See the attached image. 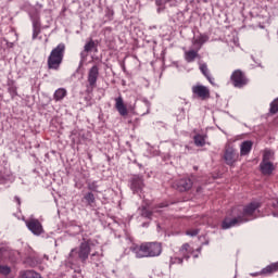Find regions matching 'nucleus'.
Listing matches in <instances>:
<instances>
[{
	"instance_id": "a18cd8bd",
	"label": "nucleus",
	"mask_w": 278,
	"mask_h": 278,
	"mask_svg": "<svg viewBox=\"0 0 278 278\" xmlns=\"http://www.w3.org/2000/svg\"><path fill=\"white\" fill-rule=\"evenodd\" d=\"M198 253H201V248L197 249Z\"/></svg>"
},
{
	"instance_id": "5701e85b",
	"label": "nucleus",
	"mask_w": 278,
	"mask_h": 278,
	"mask_svg": "<svg viewBox=\"0 0 278 278\" xmlns=\"http://www.w3.org/2000/svg\"><path fill=\"white\" fill-rule=\"evenodd\" d=\"M210 40L207 35H200L199 37L193 39V45H198V51Z\"/></svg>"
},
{
	"instance_id": "f3484780",
	"label": "nucleus",
	"mask_w": 278,
	"mask_h": 278,
	"mask_svg": "<svg viewBox=\"0 0 278 278\" xmlns=\"http://www.w3.org/2000/svg\"><path fill=\"white\" fill-rule=\"evenodd\" d=\"M251 149H253V141H243L240 146V155H249L251 153Z\"/></svg>"
},
{
	"instance_id": "9d476101",
	"label": "nucleus",
	"mask_w": 278,
	"mask_h": 278,
	"mask_svg": "<svg viewBox=\"0 0 278 278\" xmlns=\"http://www.w3.org/2000/svg\"><path fill=\"white\" fill-rule=\"evenodd\" d=\"M238 157L239 154L236 152L233 148L226 149L224 153V160L228 166H233V164L238 162Z\"/></svg>"
},
{
	"instance_id": "f257e3e1",
	"label": "nucleus",
	"mask_w": 278,
	"mask_h": 278,
	"mask_svg": "<svg viewBox=\"0 0 278 278\" xmlns=\"http://www.w3.org/2000/svg\"><path fill=\"white\" fill-rule=\"evenodd\" d=\"M262 207L260 202H251L244 206H240L239 208H233V214L239 212L236 217H226L222 223L223 229H231V227H238L244 223H249V220H254L255 212Z\"/></svg>"
},
{
	"instance_id": "39448f33",
	"label": "nucleus",
	"mask_w": 278,
	"mask_h": 278,
	"mask_svg": "<svg viewBox=\"0 0 278 278\" xmlns=\"http://www.w3.org/2000/svg\"><path fill=\"white\" fill-rule=\"evenodd\" d=\"M130 184V190L134 192V194H140L142 192V189L144 188V180L141 176L135 175L129 179Z\"/></svg>"
},
{
	"instance_id": "c03bdc74",
	"label": "nucleus",
	"mask_w": 278,
	"mask_h": 278,
	"mask_svg": "<svg viewBox=\"0 0 278 278\" xmlns=\"http://www.w3.org/2000/svg\"><path fill=\"white\" fill-rule=\"evenodd\" d=\"M192 255L194 258L199 257V253H197V254L193 253Z\"/></svg>"
},
{
	"instance_id": "6e6552de",
	"label": "nucleus",
	"mask_w": 278,
	"mask_h": 278,
	"mask_svg": "<svg viewBox=\"0 0 278 278\" xmlns=\"http://www.w3.org/2000/svg\"><path fill=\"white\" fill-rule=\"evenodd\" d=\"M192 92L194 97L205 101V99H210V89L203 85H195L192 87Z\"/></svg>"
},
{
	"instance_id": "a878e982",
	"label": "nucleus",
	"mask_w": 278,
	"mask_h": 278,
	"mask_svg": "<svg viewBox=\"0 0 278 278\" xmlns=\"http://www.w3.org/2000/svg\"><path fill=\"white\" fill-rule=\"evenodd\" d=\"M87 188L90 190L89 192H99V182L97 180L87 181Z\"/></svg>"
},
{
	"instance_id": "aec40b11",
	"label": "nucleus",
	"mask_w": 278,
	"mask_h": 278,
	"mask_svg": "<svg viewBox=\"0 0 278 278\" xmlns=\"http://www.w3.org/2000/svg\"><path fill=\"white\" fill-rule=\"evenodd\" d=\"M78 260L79 254H77V249H72L67 256V264H71V266H76Z\"/></svg>"
},
{
	"instance_id": "0eeeda50",
	"label": "nucleus",
	"mask_w": 278,
	"mask_h": 278,
	"mask_svg": "<svg viewBox=\"0 0 278 278\" xmlns=\"http://www.w3.org/2000/svg\"><path fill=\"white\" fill-rule=\"evenodd\" d=\"M90 243L83 242L77 250L78 260H80L81 264H86L88 262V257H90Z\"/></svg>"
},
{
	"instance_id": "dca6fc26",
	"label": "nucleus",
	"mask_w": 278,
	"mask_h": 278,
	"mask_svg": "<svg viewBox=\"0 0 278 278\" xmlns=\"http://www.w3.org/2000/svg\"><path fill=\"white\" fill-rule=\"evenodd\" d=\"M31 21H33V40H36V38H38V35L41 31L40 17L39 16L31 17Z\"/></svg>"
},
{
	"instance_id": "473e14b6",
	"label": "nucleus",
	"mask_w": 278,
	"mask_h": 278,
	"mask_svg": "<svg viewBox=\"0 0 278 278\" xmlns=\"http://www.w3.org/2000/svg\"><path fill=\"white\" fill-rule=\"evenodd\" d=\"M155 5H157V8H165L166 0H155Z\"/></svg>"
},
{
	"instance_id": "cd10ccee",
	"label": "nucleus",
	"mask_w": 278,
	"mask_h": 278,
	"mask_svg": "<svg viewBox=\"0 0 278 278\" xmlns=\"http://www.w3.org/2000/svg\"><path fill=\"white\" fill-rule=\"evenodd\" d=\"M84 49L86 53H90L92 50L97 51V43L91 39L85 45Z\"/></svg>"
},
{
	"instance_id": "7c9ffc66",
	"label": "nucleus",
	"mask_w": 278,
	"mask_h": 278,
	"mask_svg": "<svg viewBox=\"0 0 278 278\" xmlns=\"http://www.w3.org/2000/svg\"><path fill=\"white\" fill-rule=\"evenodd\" d=\"M12 269L8 265H0V275H10Z\"/></svg>"
},
{
	"instance_id": "4468645a",
	"label": "nucleus",
	"mask_w": 278,
	"mask_h": 278,
	"mask_svg": "<svg viewBox=\"0 0 278 278\" xmlns=\"http://www.w3.org/2000/svg\"><path fill=\"white\" fill-rule=\"evenodd\" d=\"M194 253V248L190 247V243H184L179 249V254L184 260H190V255Z\"/></svg>"
},
{
	"instance_id": "f03ea898",
	"label": "nucleus",
	"mask_w": 278,
	"mask_h": 278,
	"mask_svg": "<svg viewBox=\"0 0 278 278\" xmlns=\"http://www.w3.org/2000/svg\"><path fill=\"white\" fill-rule=\"evenodd\" d=\"M131 253H134L135 257L138 260H142L144 257H160L162 255V242H143L140 245L132 244L130 247Z\"/></svg>"
},
{
	"instance_id": "4be33fe9",
	"label": "nucleus",
	"mask_w": 278,
	"mask_h": 278,
	"mask_svg": "<svg viewBox=\"0 0 278 278\" xmlns=\"http://www.w3.org/2000/svg\"><path fill=\"white\" fill-rule=\"evenodd\" d=\"M277 270H278V263H273V264L266 266L265 268H263L261 270V274L268 276V275H273V273H277Z\"/></svg>"
},
{
	"instance_id": "1a4fd4ad",
	"label": "nucleus",
	"mask_w": 278,
	"mask_h": 278,
	"mask_svg": "<svg viewBox=\"0 0 278 278\" xmlns=\"http://www.w3.org/2000/svg\"><path fill=\"white\" fill-rule=\"evenodd\" d=\"M99 79V66L98 65H93L89 72H88V84L89 87L91 88V90H94V88H97V81Z\"/></svg>"
},
{
	"instance_id": "f704fd0d",
	"label": "nucleus",
	"mask_w": 278,
	"mask_h": 278,
	"mask_svg": "<svg viewBox=\"0 0 278 278\" xmlns=\"http://www.w3.org/2000/svg\"><path fill=\"white\" fill-rule=\"evenodd\" d=\"M143 103L147 108V114H149V109L151 108V102H149V100H143Z\"/></svg>"
},
{
	"instance_id": "9b49d317",
	"label": "nucleus",
	"mask_w": 278,
	"mask_h": 278,
	"mask_svg": "<svg viewBox=\"0 0 278 278\" xmlns=\"http://www.w3.org/2000/svg\"><path fill=\"white\" fill-rule=\"evenodd\" d=\"M175 186L179 192H188V190L192 188V179L182 178L180 180H177Z\"/></svg>"
},
{
	"instance_id": "f8f14e48",
	"label": "nucleus",
	"mask_w": 278,
	"mask_h": 278,
	"mask_svg": "<svg viewBox=\"0 0 278 278\" xmlns=\"http://www.w3.org/2000/svg\"><path fill=\"white\" fill-rule=\"evenodd\" d=\"M275 164L273 162H263L260 163V170L262 175H265V177H270L273 175V172L275 170Z\"/></svg>"
},
{
	"instance_id": "423d86ee",
	"label": "nucleus",
	"mask_w": 278,
	"mask_h": 278,
	"mask_svg": "<svg viewBox=\"0 0 278 278\" xmlns=\"http://www.w3.org/2000/svg\"><path fill=\"white\" fill-rule=\"evenodd\" d=\"M26 227L34 233V236H41V233H45V228H42V224L38 219L31 218L26 220Z\"/></svg>"
},
{
	"instance_id": "c9c22d12",
	"label": "nucleus",
	"mask_w": 278,
	"mask_h": 278,
	"mask_svg": "<svg viewBox=\"0 0 278 278\" xmlns=\"http://www.w3.org/2000/svg\"><path fill=\"white\" fill-rule=\"evenodd\" d=\"M271 206L274 210H278V199L273 200Z\"/></svg>"
},
{
	"instance_id": "4c0bfd02",
	"label": "nucleus",
	"mask_w": 278,
	"mask_h": 278,
	"mask_svg": "<svg viewBox=\"0 0 278 278\" xmlns=\"http://www.w3.org/2000/svg\"><path fill=\"white\" fill-rule=\"evenodd\" d=\"M152 214H153V213H151V212H149V211H144V212L142 213V215L146 216V218H151Z\"/></svg>"
},
{
	"instance_id": "7ed1b4c3",
	"label": "nucleus",
	"mask_w": 278,
	"mask_h": 278,
	"mask_svg": "<svg viewBox=\"0 0 278 278\" xmlns=\"http://www.w3.org/2000/svg\"><path fill=\"white\" fill-rule=\"evenodd\" d=\"M65 51L66 45L64 43H59L54 49H52L50 55L48 56V68L50 71H58L60 68V65L64 60Z\"/></svg>"
},
{
	"instance_id": "ddd939ff",
	"label": "nucleus",
	"mask_w": 278,
	"mask_h": 278,
	"mask_svg": "<svg viewBox=\"0 0 278 278\" xmlns=\"http://www.w3.org/2000/svg\"><path fill=\"white\" fill-rule=\"evenodd\" d=\"M115 109L117 110L119 116H127L129 111H127V105H125V101L123 100V96L115 98Z\"/></svg>"
},
{
	"instance_id": "c85d7f7f",
	"label": "nucleus",
	"mask_w": 278,
	"mask_h": 278,
	"mask_svg": "<svg viewBox=\"0 0 278 278\" xmlns=\"http://www.w3.org/2000/svg\"><path fill=\"white\" fill-rule=\"evenodd\" d=\"M16 85H14V81H10L8 84V92L11 94L12 98L16 97V94H18V92L16 91Z\"/></svg>"
},
{
	"instance_id": "a19ab883",
	"label": "nucleus",
	"mask_w": 278,
	"mask_h": 278,
	"mask_svg": "<svg viewBox=\"0 0 278 278\" xmlns=\"http://www.w3.org/2000/svg\"><path fill=\"white\" fill-rule=\"evenodd\" d=\"M159 207L162 208V207H168V203L164 202V203H161L159 204Z\"/></svg>"
},
{
	"instance_id": "37998d69",
	"label": "nucleus",
	"mask_w": 278,
	"mask_h": 278,
	"mask_svg": "<svg viewBox=\"0 0 278 278\" xmlns=\"http://www.w3.org/2000/svg\"><path fill=\"white\" fill-rule=\"evenodd\" d=\"M15 201H17V204L21 205V198L15 197Z\"/></svg>"
},
{
	"instance_id": "2f4dec72",
	"label": "nucleus",
	"mask_w": 278,
	"mask_h": 278,
	"mask_svg": "<svg viewBox=\"0 0 278 278\" xmlns=\"http://www.w3.org/2000/svg\"><path fill=\"white\" fill-rule=\"evenodd\" d=\"M169 264H184V257H172Z\"/></svg>"
},
{
	"instance_id": "a211bd4d",
	"label": "nucleus",
	"mask_w": 278,
	"mask_h": 278,
	"mask_svg": "<svg viewBox=\"0 0 278 278\" xmlns=\"http://www.w3.org/2000/svg\"><path fill=\"white\" fill-rule=\"evenodd\" d=\"M197 58H199V49L198 50H188L185 51V60L186 62H188L189 64L194 62V60H197Z\"/></svg>"
},
{
	"instance_id": "2eb2a0df",
	"label": "nucleus",
	"mask_w": 278,
	"mask_h": 278,
	"mask_svg": "<svg viewBox=\"0 0 278 278\" xmlns=\"http://www.w3.org/2000/svg\"><path fill=\"white\" fill-rule=\"evenodd\" d=\"M83 202H85L88 207H94L97 205V198H94L92 191H89L83 197Z\"/></svg>"
},
{
	"instance_id": "393cba45",
	"label": "nucleus",
	"mask_w": 278,
	"mask_h": 278,
	"mask_svg": "<svg viewBox=\"0 0 278 278\" xmlns=\"http://www.w3.org/2000/svg\"><path fill=\"white\" fill-rule=\"evenodd\" d=\"M270 160H275V152L273 150H264L262 162H270Z\"/></svg>"
},
{
	"instance_id": "58836bf2",
	"label": "nucleus",
	"mask_w": 278,
	"mask_h": 278,
	"mask_svg": "<svg viewBox=\"0 0 278 278\" xmlns=\"http://www.w3.org/2000/svg\"><path fill=\"white\" fill-rule=\"evenodd\" d=\"M5 255V248H0V260Z\"/></svg>"
},
{
	"instance_id": "6ab92c4d",
	"label": "nucleus",
	"mask_w": 278,
	"mask_h": 278,
	"mask_svg": "<svg viewBox=\"0 0 278 278\" xmlns=\"http://www.w3.org/2000/svg\"><path fill=\"white\" fill-rule=\"evenodd\" d=\"M200 71H201L202 75H204V77H206L207 81H210V84L214 85V78L212 77V74H210V68H207L206 63L200 64Z\"/></svg>"
},
{
	"instance_id": "b1692460",
	"label": "nucleus",
	"mask_w": 278,
	"mask_h": 278,
	"mask_svg": "<svg viewBox=\"0 0 278 278\" xmlns=\"http://www.w3.org/2000/svg\"><path fill=\"white\" fill-rule=\"evenodd\" d=\"M206 138H207V136H205V135H195L193 137L195 147H205Z\"/></svg>"
},
{
	"instance_id": "bb28decb",
	"label": "nucleus",
	"mask_w": 278,
	"mask_h": 278,
	"mask_svg": "<svg viewBox=\"0 0 278 278\" xmlns=\"http://www.w3.org/2000/svg\"><path fill=\"white\" fill-rule=\"evenodd\" d=\"M102 255L99 252H94L90 255V264H94L99 266V262H101Z\"/></svg>"
},
{
	"instance_id": "e433bc0d",
	"label": "nucleus",
	"mask_w": 278,
	"mask_h": 278,
	"mask_svg": "<svg viewBox=\"0 0 278 278\" xmlns=\"http://www.w3.org/2000/svg\"><path fill=\"white\" fill-rule=\"evenodd\" d=\"M86 53H87L86 50L80 52L81 62H84V60H86V58H88V54H86Z\"/></svg>"
},
{
	"instance_id": "72a5a7b5",
	"label": "nucleus",
	"mask_w": 278,
	"mask_h": 278,
	"mask_svg": "<svg viewBox=\"0 0 278 278\" xmlns=\"http://www.w3.org/2000/svg\"><path fill=\"white\" fill-rule=\"evenodd\" d=\"M187 236H191V237L199 236V230L194 229V230L187 231Z\"/></svg>"
},
{
	"instance_id": "20e7f679",
	"label": "nucleus",
	"mask_w": 278,
	"mask_h": 278,
	"mask_svg": "<svg viewBox=\"0 0 278 278\" xmlns=\"http://www.w3.org/2000/svg\"><path fill=\"white\" fill-rule=\"evenodd\" d=\"M230 80H231L232 85L235 86V88H244V86H247V84H249V78H247V75H244L243 72L240 70H236L231 74Z\"/></svg>"
},
{
	"instance_id": "79ce46f5",
	"label": "nucleus",
	"mask_w": 278,
	"mask_h": 278,
	"mask_svg": "<svg viewBox=\"0 0 278 278\" xmlns=\"http://www.w3.org/2000/svg\"><path fill=\"white\" fill-rule=\"evenodd\" d=\"M165 9H166V7H159L157 8V13L160 14V12H164Z\"/></svg>"
},
{
	"instance_id": "ea45409f",
	"label": "nucleus",
	"mask_w": 278,
	"mask_h": 278,
	"mask_svg": "<svg viewBox=\"0 0 278 278\" xmlns=\"http://www.w3.org/2000/svg\"><path fill=\"white\" fill-rule=\"evenodd\" d=\"M251 275V277H260V276H262L263 274H262V271H256V273H252V274H250Z\"/></svg>"
},
{
	"instance_id": "c756f323",
	"label": "nucleus",
	"mask_w": 278,
	"mask_h": 278,
	"mask_svg": "<svg viewBox=\"0 0 278 278\" xmlns=\"http://www.w3.org/2000/svg\"><path fill=\"white\" fill-rule=\"evenodd\" d=\"M269 112H270V114H277V112H278V98L275 99V100L270 103Z\"/></svg>"
},
{
	"instance_id": "49530a36",
	"label": "nucleus",
	"mask_w": 278,
	"mask_h": 278,
	"mask_svg": "<svg viewBox=\"0 0 278 278\" xmlns=\"http://www.w3.org/2000/svg\"><path fill=\"white\" fill-rule=\"evenodd\" d=\"M273 216H278V214L277 213H273Z\"/></svg>"
},
{
	"instance_id": "412c9836",
	"label": "nucleus",
	"mask_w": 278,
	"mask_h": 278,
	"mask_svg": "<svg viewBox=\"0 0 278 278\" xmlns=\"http://www.w3.org/2000/svg\"><path fill=\"white\" fill-rule=\"evenodd\" d=\"M66 94H68V91H66V89L64 88H59L54 91L53 94V99L54 101L59 102V101H64Z\"/></svg>"
}]
</instances>
